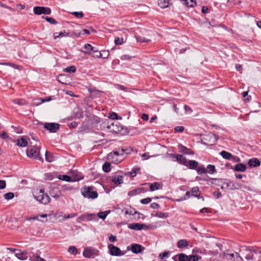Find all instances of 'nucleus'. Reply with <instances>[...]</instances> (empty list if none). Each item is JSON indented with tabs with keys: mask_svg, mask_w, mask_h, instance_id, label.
<instances>
[{
	"mask_svg": "<svg viewBox=\"0 0 261 261\" xmlns=\"http://www.w3.org/2000/svg\"><path fill=\"white\" fill-rule=\"evenodd\" d=\"M40 146L36 145L29 146L26 150L27 155L29 158L36 159L43 162V158L40 156Z\"/></svg>",
	"mask_w": 261,
	"mask_h": 261,
	"instance_id": "f257e3e1",
	"label": "nucleus"
},
{
	"mask_svg": "<svg viewBox=\"0 0 261 261\" xmlns=\"http://www.w3.org/2000/svg\"><path fill=\"white\" fill-rule=\"evenodd\" d=\"M35 198L40 203L47 204L50 201V198L49 196L44 193V189H41L39 191H36L34 194Z\"/></svg>",
	"mask_w": 261,
	"mask_h": 261,
	"instance_id": "f03ea898",
	"label": "nucleus"
},
{
	"mask_svg": "<svg viewBox=\"0 0 261 261\" xmlns=\"http://www.w3.org/2000/svg\"><path fill=\"white\" fill-rule=\"evenodd\" d=\"M82 195L85 197L91 199H95L98 197V193L96 191L92 190V187L84 186L81 189Z\"/></svg>",
	"mask_w": 261,
	"mask_h": 261,
	"instance_id": "7ed1b4c3",
	"label": "nucleus"
},
{
	"mask_svg": "<svg viewBox=\"0 0 261 261\" xmlns=\"http://www.w3.org/2000/svg\"><path fill=\"white\" fill-rule=\"evenodd\" d=\"M98 220L97 216L95 214L92 213H86L81 215L76 219V222L77 223H81L82 221H95Z\"/></svg>",
	"mask_w": 261,
	"mask_h": 261,
	"instance_id": "20e7f679",
	"label": "nucleus"
},
{
	"mask_svg": "<svg viewBox=\"0 0 261 261\" xmlns=\"http://www.w3.org/2000/svg\"><path fill=\"white\" fill-rule=\"evenodd\" d=\"M83 254L87 258H94L98 255L99 251L92 247H88L84 250Z\"/></svg>",
	"mask_w": 261,
	"mask_h": 261,
	"instance_id": "39448f33",
	"label": "nucleus"
},
{
	"mask_svg": "<svg viewBox=\"0 0 261 261\" xmlns=\"http://www.w3.org/2000/svg\"><path fill=\"white\" fill-rule=\"evenodd\" d=\"M108 249L109 250L110 254L112 256H122L125 254V252H122L120 249L113 244H109L108 245Z\"/></svg>",
	"mask_w": 261,
	"mask_h": 261,
	"instance_id": "423d86ee",
	"label": "nucleus"
},
{
	"mask_svg": "<svg viewBox=\"0 0 261 261\" xmlns=\"http://www.w3.org/2000/svg\"><path fill=\"white\" fill-rule=\"evenodd\" d=\"M33 12L36 15L47 14L51 13V9L48 7L36 6L34 7Z\"/></svg>",
	"mask_w": 261,
	"mask_h": 261,
	"instance_id": "0eeeda50",
	"label": "nucleus"
},
{
	"mask_svg": "<svg viewBox=\"0 0 261 261\" xmlns=\"http://www.w3.org/2000/svg\"><path fill=\"white\" fill-rule=\"evenodd\" d=\"M145 249V248L138 244H132L130 246H127V250H131L133 253L138 254L141 253Z\"/></svg>",
	"mask_w": 261,
	"mask_h": 261,
	"instance_id": "6e6552de",
	"label": "nucleus"
},
{
	"mask_svg": "<svg viewBox=\"0 0 261 261\" xmlns=\"http://www.w3.org/2000/svg\"><path fill=\"white\" fill-rule=\"evenodd\" d=\"M224 256L226 259L230 261H242L243 260V258L237 252L224 253Z\"/></svg>",
	"mask_w": 261,
	"mask_h": 261,
	"instance_id": "1a4fd4ad",
	"label": "nucleus"
},
{
	"mask_svg": "<svg viewBox=\"0 0 261 261\" xmlns=\"http://www.w3.org/2000/svg\"><path fill=\"white\" fill-rule=\"evenodd\" d=\"M44 127L50 133H55L59 129L60 125L56 123H45Z\"/></svg>",
	"mask_w": 261,
	"mask_h": 261,
	"instance_id": "9d476101",
	"label": "nucleus"
},
{
	"mask_svg": "<svg viewBox=\"0 0 261 261\" xmlns=\"http://www.w3.org/2000/svg\"><path fill=\"white\" fill-rule=\"evenodd\" d=\"M128 227L132 230H141L142 229H148L149 227L144 224L142 223H132L128 225Z\"/></svg>",
	"mask_w": 261,
	"mask_h": 261,
	"instance_id": "9b49d317",
	"label": "nucleus"
},
{
	"mask_svg": "<svg viewBox=\"0 0 261 261\" xmlns=\"http://www.w3.org/2000/svg\"><path fill=\"white\" fill-rule=\"evenodd\" d=\"M15 255L16 257L21 260H26L28 257H29V255H30V253L29 252L27 251H21L20 249H18V250H16V252L15 253Z\"/></svg>",
	"mask_w": 261,
	"mask_h": 261,
	"instance_id": "f8f14e48",
	"label": "nucleus"
},
{
	"mask_svg": "<svg viewBox=\"0 0 261 261\" xmlns=\"http://www.w3.org/2000/svg\"><path fill=\"white\" fill-rule=\"evenodd\" d=\"M107 128L110 132L116 134L120 133L122 129L119 123H112L111 125H108Z\"/></svg>",
	"mask_w": 261,
	"mask_h": 261,
	"instance_id": "ddd939ff",
	"label": "nucleus"
},
{
	"mask_svg": "<svg viewBox=\"0 0 261 261\" xmlns=\"http://www.w3.org/2000/svg\"><path fill=\"white\" fill-rule=\"evenodd\" d=\"M208 140H209L210 142H204L203 143L207 145H212L215 143L217 139L216 138V136L215 134L213 133H210L203 138V140L207 141Z\"/></svg>",
	"mask_w": 261,
	"mask_h": 261,
	"instance_id": "4468645a",
	"label": "nucleus"
},
{
	"mask_svg": "<svg viewBox=\"0 0 261 261\" xmlns=\"http://www.w3.org/2000/svg\"><path fill=\"white\" fill-rule=\"evenodd\" d=\"M178 149L180 152L188 154V155H193L194 154V151L191 149L187 148L182 144H179L178 145Z\"/></svg>",
	"mask_w": 261,
	"mask_h": 261,
	"instance_id": "2eb2a0df",
	"label": "nucleus"
},
{
	"mask_svg": "<svg viewBox=\"0 0 261 261\" xmlns=\"http://www.w3.org/2000/svg\"><path fill=\"white\" fill-rule=\"evenodd\" d=\"M198 162L195 160H187L186 164L185 165L190 169H196L198 167Z\"/></svg>",
	"mask_w": 261,
	"mask_h": 261,
	"instance_id": "dca6fc26",
	"label": "nucleus"
},
{
	"mask_svg": "<svg viewBox=\"0 0 261 261\" xmlns=\"http://www.w3.org/2000/svg\"><path fill=\"white\" fill-rule=\"evenodd\" d=\"M174 261H189V256L184 253H180L173 257Z\"/></svg>",
	"mask_w": 261,
	"mask_h": 261,
	"instance_id": "f3484780",
	"label": "nucleus"
},
{
	"mask_svg": "<svg viewBox=\"0 0 261 261\" xmlns=\"http://www.w3.org/2000/svg\"><path fill=\"white\" fill-rule=\"evenodd\" d=\"M124 211L125 215H134L135 214H140V212L136 211L134 208L129 207V208H125L123 211Z\"/></svg>",
	"mask_w": 261,
	"mask_h": 261,
	"instance_id": "a211bd4d",
	"label": "nucleus"
},
{
	"mask_svg": "<svg viewBox=\"0 0 261 261\" xmlns=\"http://www.w3.org/2000/svg\"><path fill=\"white\" fill-rule=\"evenodd\" d=\"M50 195L56 198H58L60 196V192L58 188L53 187L52 188L49 192Z\"/></svg>",
	"mask_w": 261,
	"mask_h": 261,
	"instance_id": "6ab92c4d",
	"label": "nucleus"
},
{
	"mask_svg": "<svg viewBox=\"0 0 261 261\" xmlns=\"http://www.w3.org/2000/svg\"><path fill=\"white\" fill-rule=\"evenodd\" d=\"M175 161L178 162L180 164L185 165L187 159L182 154H177L176 155Z\"/></svg>",
	"mask_w": 261,
	"mask_h": 261,
	"instance_id": "aec40b11",
	"label": "nucleus"
},
{
	"mask_svg": "<svg viewBox=\"0 0 261 261\" xmlns=\"http://www.w3.org/2000/svg\"><path fill=\"white\" fill-rule=\"evenodd\" d=\"M248 165L250 167H257L260 165V162L257 159L252 158L248 161Z\"/></svg>",
	"mask_w": 261,
	"mask_h": 261,
	"instance_id": "412c9836",
	"label": "nucleus"
},
{
	"mask_svg": "<svg viewBox=\"0 0 261 261\" xmlns=\"http://www.w3.org/2000/svg\"><path fill=\"white\" fill-rule=\"evenodd\" d=\"M233 169L238 172H245L246 170V166L244 164L239 163L235 165Z\"/></svg>",
	"mask_w": 261,
	"mask_h": 261,
	"instance_id": "4be33fe9",
	"label": "nucleus"
},
{
	"mask_svg": "<svg viewBox=\"0 0 261 261\" xmlns=\"http://www.w3.org/2000/svg\"><path fill=\"white\" fill-rule=\"evenodd\" d=\"M215 179L218 180V182L219 183V184H221L220 188L222 190L228 189L227 180L224 179Z\"/></svg>",
	"mask_w": 261,
	"mask_h": 261,
	"instance_id": "5701e85b",
	"label": "nucleus"
},
{
	"mask_svg": "<svg viewBox=\"0 0 261 261\" xmlns=\"http://www.w3.org/2000/svg\"><path fill=\"white\" fill-rule=\"evenodd\" d=\"M123 177L121 175H115L112 176V181L116 185H120L123 182Z\"/></svg>",
	"mask_w": 261,
	"mask_h": 261,
	"instance_id": "b1692460",
	"label": "nucleus"
},
{
	"mask_svg": "<svg viewBox=\"0 0 261 261\" xmlns=\"http://www.w3.org/2000/svg\"><path fill=\"white\" fill-rule=\"evenodd\" d=\"M17 145L20 147H24L28 145V142L23 137L17 140Z\"/></svg>",
	"mask_w": 261,
	"mask_h": 261,
	"instance_id": "393cba45",
	"label": "nucleus"
},
{
	"mask_svg": "<svg viewBox=\"0 0 261 261\" xmlns=\"http://www.w3.org/2000/svg\"><path fill=\"white\" fill-rule=\"evenodd\" d=\"M69 33L66 32V31L61 32H56L54 34V38L55 39H56L58 38H62L64 37L68 36Z\"/></svg>",
	"mask_w": 261,
	"mask_h": 261,
	"instance_id": "a878e982",
	"label": "nucleus"
},
{
	"mask_svg": "<svg viewBox=\"0 0 261 261\" xmlns=\"http://www.w3.org/2000/svg\"><path fill=\"white\" fill-rule=\"evenodd\" d=\"M45 160L48 162H52L54 161L55 158L53 153L46 151L45 152Z\"/></svg>",
	"mask_w": 261,
	"mask_h": 261,
	"instance_id": "bb28decb",
	"label": "nucleus"
},
{
	"mask_svg": "<svg viewBox=\"0 0 261 261\" xmlns=\"http://www.w3.org/2000/svg\"><path fill=\"white\" fill-rule=\"evenodd\" d=\"M158 5L162 8H167L169 6V0H158Z\"/></svg>",
	"mask_w": 261,
	"mask_h": 261,
	"instance_id": "cd10ccee",
	"label": "nucleus"
},
{
	"mask_svg": "<svg viewBox=\"0 0 261 261\" xmlns=\"http://www.w3.org/2000/svg\"><path fill=\"white\" fill-rule=\"evenodd\" d=\"M110 213V211L100 212L97 214V215H96V216H97V219L99 218L102 220H105Z\"/></svg>",
	"mask_w": 261,
	"mask_h": 261,
	"instance_id": "c85d7f7f",
	"label": "nucleus"
},
{
	"mask_svg": "<svg viewBox=\"0 0 261 261\" xmlns=\"http://www.w3.org/2000/svg\"><path fill=\"white\" fill-rule=\"evenodd\" d=\"M188 245V242L185 239L180 240L178 241V242L177 243V247L179 248L187 247Z\"/></svg>",
	"mask_w": 261,
	"mask_h": 261,
	"instance_id": "c756f323",
	"label": "nucleus"
},
{
	"mask_svg": "<svg viewBox=\"0 0 261 261\" xmlns=\"http://www.w3.org/2000/svg\"><path fill=\"white\" fill-rule=\"evenodd\" d=\"M221 155L223 158L226 160H230L232 158V154L226 151H222L220 153Z\"/></svg>",
	"mask_w": 261,
	"mask_h": 261,
	"instance_id": "7c9ffc66",
	"label": "nucleus"
},
{
	"mask_svg": "<svg viewBox=\"0 0 261 261\" xmlns=\"http://www.w3.org/2000/svg\"><path fill=\"white\" fill-rule=\"evenodd\" d=\"M84 47L87 51L86 53L90 55L92 54L91 51H93L94 49V48L91 44L88 43L85 44Z\"/></svg>",
	"mask_w": 261,
	"mask_h": 261,
	"instance_id": "2f4dec72",
	"label": "nucleus"
},
{
	"mask_svg": "<svg viewBox=\"0 0 261 261\" xmlns=\"http://www.w3.org/2000/svg\"><path fill=\"white\" fill-rule=\"evenodd\" d=\"M206 172L210 174H213L216 172V169L214 165H208L206 168Z\"/></svg>",
	"mask_w": 261,
	"mask_h": 261,
	"instance_id": "473e14b6",
	"label": "nucleus"
},
{
	"mask_svg": "<svg viewBox=\"0 0 261 261\" xmlns=\"http://www.w3.org/2000/svg\"><path fill=\"white\" fill-rule=\"evenodd\" d=\"M111 164L109 162H105L102 166V170L105 172H109L111 170Z\"/></svg>",
	"mask_w": 261,
	"mask_h": 261,
	"instance_id": "72a5a7b5",
	"label": "nucleus"
},
{
	"mask_svg": "<svg viewBox=\"0 0 261 261\" xmlns=\"http://www.w3.org/2000/svg\"><path fill=\"white\" fill-rule=\"evenodd\" d=\"M76 67L74 66H69L64 68L63 71L67 73H74L76 71Z\"/></svg>",
	"mask_w": 261,
	"mask_h": 261,
	"instance_id": "f704fd0d",
	"label": "nucleus"
},
{
	"mask_svg": "<svg viewBox=\"0 0 261 261\" xmlns=\"http://www.w3.org/2000/svg\"><path fill=\"white\" fill-rule=\"evenodd\" d=\"M160 184L159 182H153L150 184V190L151 191H154L155 190H158L159 189V187Z\"/></svg>",
	"mask_w": 261,
	"mask_h": 261,
	"instance_id": "c9c22d12",
	"label": "nucleus"
},
{
	"mask_svg": "<svg viewBox=\"0 0 261 261\" xmlns=\"http://www.w3.org/2000/svg\"><path fill=\"white\" fill-rule=\"evenodd\" d=\"M58 178L60 180H63L66 181H72L71 177L67 175H60Z\"/></svg>",
	"mask_w": 261,
	"mask_h": 261,
	"instance_id": "e433bc0d",
	"label": "nucleus"
},
{
	"mask_svg": "<svg viewBox=\"0 0 261 261\" xmlns=\"http://www.w3.org/2000/svg\"><path fill=\"white\" fill-rule=\"evenodd\" d=\"M197 172L198 174L201 175L206 172V169L203 165L199 166L196 169Z\"/></svg>",
	"mask_w": 261,
	"mask_h": 261,
	"instance_id": "4c0bfd02",
	"label": "nucleus"
},
{
	"mask_svg": "<svg viewBox=\"0 0 261 261\" xmlns=\"http://www.w3.org/2000/svg\"><path fill=\"white\" fill-rule=\"evenodd\" d=\"M30 257V260H34V261H46L44 259L41 257L39 255H33V257L34 258H32V257L31 255H29Z\"/></svg>",
	"mask_w": 261,
	"mask_h": 261,
	"instance_id": "58836bf2",
	"label": "nucleus"
},
{
	"mask_svg": "<svg viewBox=\"0 0 261 261\" xmlns=\"http://www.w3.org/2000/svg\"><path fill=\"white\" fill-rule=\"evenodd\" d=\"M42 18L45 19L47 22L50 24H57V21L52 17H48L47 16H42Z\"/></svg>",
	"mask_w": 261,
	"mask_h": 261,
	"instance_id": "ea45409f",
	"label": "nucleus"
},
{
	"mask_svg": "<svg viewBox=\"0 0 261 261\" xmlns=\"http://www.w3.org/2000/svg\"><path fill=\"white\" fill-rule=\"evenodd\" d=\"M92 56L94 58H101L102 57V54L98 51L97 50H93L92 54Z\"/></svg>",
	"mask_w": 261,
	"mask_h": 261,
	"instance_id": "a19ab883",
	"label": "nucleus"
},
{
	"mask_svg": "<svg viewBox=\"0 0 261 261\" xmlns=\"http://www.w3.org/2000/svg\"><path fill=\"white\" fill-rule=\"evenodd\" d=\"M136 40L138 42H148L150 41L149 39L145 38L144 37L140 36H135Z\"/></svg>",
	"mask_w": 261,
	"mask_h": 261,
	"instance_id": "79ce46f5",
	"label": "nucleus"
},
{
	"mask_svg": "<svg viewBox=\"0 0 261 261\" xmlns=\"http://www.w3.org/2000/svg\"><path fill=\"white\" fill-rule=\"evenodd\" d=\"M155 216L160 218H165L168 216V213L159 211L156 213Z\"/></svg>",
	"mask_w": 261,
	"mask_h": 261,
	"instance_id": "37998d69",
	"label": "nucleus"
},
{
	"mask_svg": "<svg viewBox=\"0 0 261 261\" xmlns=\"http://www.w3.org/2000/svg\"><path fill=\"white\" fill-rule=\"evenodd\" d=\"M13 102L17 105L22 106L26 104L25 101L23 99H16L13 100Z\"/></svg>",
	"mask_w": 261,
	"mask_h": 261,
	"instance_id": "c03bdc74",
	"label": "nucleus"
},
{
	"mask_svg": "<svg viewBox=\"0 0 261 261\" xmlns=\"http://www.w3.org/2000/svg\"><path fill=\"white\" fill-rule=\"evenodd\" d=\"M201 257L197 255H189V261H198Z\"/></svg>",
	"mask_w": 261,
	"mask_h": 261,
	"instance_id": "a18cd8bd",
	"label": "nucleus"
},
{
	"mask_svg": "<svg viewBox=\"0 0 261 261\" xmlns=\"http://www.w3.org/2000/svg\"><path fill=\"white\" fill-rule=\"evenodd\" d=\"M68 252L72 254H77L78 253L77 249L74 246H70L68 248Z\"/></svg>",
	"mask_w": 261,
	"mask_h": 261,
	"instance_id": "49530a36",
	"label": "nucleus"
},
{
	"mask_svg": "<svg viewBox=\"0 0 261 261\" xmlns=\"http://www.w3.org/2000/svg\"><path fill=\"white\" fill-rule=\"evenodd\" d=\"M241 184L239 182H234L232 181V184L231 187V190H233L235 189H239L241 187Z\"/></svg>",
	"mask_w": 261,
	"mask_h": 261,
	"instance_id": "de8ad7c7",
	"label": "nucleus"
},
{
	"mask_svg": "<svg viewBox=\"0 0 261 261\" xmlns=\"http://www.w3.org/2000/svg\"><path fill=\"white\" fill-rule=\"evenodd\" d=\"M141 192V189L133 190L128 192V195L130 196H133Z\"/></svg>",
	"mask_w": 261,
	"mask_h": 261,
	"instance_id": "09e8293b",
	"label": "nucleus"
},
{
	"mask_svg": "<svg viewBox=\"0 0 261 261\" xmlns=\"http://www.w3.org/2000/svg\"><path fill=\"white\" fill-rule=\"evenodd\" d=\"M14 196V195L12 192H9L4 194V197L6 200L12 199Z\"/></svg>",
	"mask_w": 261,
	"mask_h": 261,
	"instance_id": "8fccbe9b",
	"label": "nucleus"
},
{
	"mask_svg": "<svg viewBox=\"0 0 261 261\" xmlns=\"http://www.w3.org/2000/svg\"><path fill=\"white\" fill-rule=\"evenodd\" d=\"M71 14L77 18H81L84 16L83 13L82 12H71Z\"/></svg>",
	"mask_w": 261,
	"mask_h": 261,
	"instance_id": "3c124183",
	"label": "nucleus"
},
{
	"mask_svg": "<svg viewBox=\"0 0 261 261\" xmlns=\"http://www.w3.org/2000/svg\"><path fill=\"white\" fill-rule=\"evenodd\" d=\"M123 43V39L122 38L117 37L115 39V43L116 45H119L122 44Z\"/></svg>",
	"mask_w": 261,
	"mask_h": 261,
	"instance_id": "603ef678",
	"label": "nucleus"
},
{
	"mask_svg": "<svg viewBox=\"0 0 261 261\" xmlns=\"http://www.w3.org/2000/svg\"><path fill=\"white\" fill-rule=\"evenodd\" d=\"M199 192V188L198 187H193L191 190L192 195L195 196Z\"/></svg>",
	"mask_w": 261,
	"mask_h": 261,
	"instance_id": "864d4df0",
	"label": "nucleus"
},
{
	"mask_svg": "<svg viewBox=\"0 0 261 261\" xmlns=\"http://www.w3.org/2000/svg\"><path fill=\"white\" fill-rule=\"evenodd\" d=\"M151 201V198L147 197L146 198L142 199L140 200V202L143 204H146L150 203Z\"/></svg>",
	"mask_w": 261,
	"mask_h": 261,
	"instance_id": "5fc2aeb1",
	"label": "nucleus"
},
{
	"mask_svg": "<svg viewBox=\"0 0 261 261\" xmlns=\"http://www.w3.org/2000/svg\"><path fill=\"white\" fill-rule=\"evenodd\" d=\"M77 213H72V214H69L67 215H64L63 216V220L66 219H69V218H74V217H75L76 216H77Z\"/></svg>",
	"mask_w": 261,
	"mask_h": 261,
	"instance_id": "6e6d98bb",
	"label": "nucleus"
},
{
	"mask_svg": "<svg viewBox=\"0 0 261 261\" xmlns=\"http://www.w3.org/2000/svg\"><path fill=\"white\" fill-rule=\"evenodd\" d=\"M184 130V127L182 126H176L174 128V131L176 133H181Z\"/></svg>",
	"mask_w": 261,
	"mask_h": 261,
	"instance_id": "4d7b16f0",
	"label": "nucleus"
},
{
	"mask_svg": "<svg viewBox=\"0 0 261 261\" xmlns=\"http://www.w3.org/2000/svg\"><path fill=\"white\" fill-rule=\"evenodd\" d=\"M127 150H126V149H124L122 148L120 150V152H120L119 151H114V154H115L116 155H119V154L122 155L124 152H125L126 153H127L128 152H126Z\"/></svg>",
	"mask_w": 261,
	"mask_h": 261,
	"instance_id": "13d9d810",
	"label": "nucleus"
},
{
	"mask_svg": "<svg viewBox=\"0 0 261 261\" xmlns=\"http://www.w3.org/2000/svg\"><path fill=\"white\" fill-rule=\"evenodd\" d=\"M169 252H164L160 254V257L161 259H163L165 258L168 257Z\"/></svg>",
	"mask_w": 261,
	"mask_h": 261,
	"instance_id": "bf43d9fd",
	"label": "nucleus"
},
{
	"mask_svg": "<svg viewBox=\"0 0 261 261\" xmlns=\"http://www.w3.org/2000/svg\"><path fill=\"white\" fill-rule=\"evenodd\" d=\"M245 258L248 260H253L254 259V255L251 253V252H250L249 253L246 255Z\"/></svg>",
	"mask_w": 261,
	"mask_h": 261,
	"instance_id": "052dcab7",
	"label": "nucleus"
},
{
	"mask_svg": "<svg viewBox=\"0 0 261 261\" xmlns=\"http://www.w3.org/2000/svg\"><path fill=\"white\" fill-rule=\"evenodd\" d=\"M39 101L36 104L37 105H38L39 104H41L43 102H47V101H49L51 100V98L48 97V98H44V99H38Z\"/></svg>",
	"mask_w": 261,
	"mask_h": 261,
	"instance_id": "680f3d73",
	"label": "nucleus"
},
{
	"mask_svg": "<svg viewBox=\"0 0 261 261\" xmlns=\"http://www.w3.org/2000/svg\"><path fill=\"white\" fill-rule=\"evenodd\" d=\"M9 137L8 135L7 134V133L4 131L2 130L0 133V138H2L3 139H6Z\"/></svg>",
	"mask_w": 261,
	"mask_h": 261,
	"instance_id": "e2e57ef3",
	"label": "nucleus"
},
{
	"mask_svg": "<svg viewBox=\"0 0 261 261\" xmlns=\"http://www.w3.org/2000/svg\"><path fill=\"white\" fill-rule=\"evenodd\" d=\"M6 187V181L4 180H0V189H4Z\"/></svg>",
	"mask_w": 261,
	"mask_h": 261,
	"instance_id": "0e129e2a",
	"label": "nucleus"
},
{
	"mask_svg": "<svg viewBox=\"0 0 261 261\" xmlns=\"http://www.w3.org/2000/svg\"><path fill=\"white\" fill-rule=\"evenodd\" d=\"M110 118L112 119H118V115L117 113L115 112H112L110 113Z\"/></svg>",
	"mask_w": 261,
	"mask_h": 261,
	"instance_id": "69168bd1",
	"label": "nucleus"
},
{
	"mask_svg": "<svg viewBox=\"0 0 261 261\" xmlns=\"http://www.w3.org/2000/svg\"><path fill=\"white\" fill-rule=\"evenodd\" d=\"M230 160H231L232 162H240L241 160L240 159L239 157L237 156H233L232 155V158L230 159Z\"/></svg>",
	"mask_w": 261,
	"mask_h": 261,
	"instance_id": "338daca9",
	"label": "nucleus"
},
{
	"mask_svg": "<svg viewBox=\"0 0 261 261\" xmlns=\"http://www.w3.org/2000/svg\"><path fill=\"white\" fill-rule=\"evenodd\" d=\"M54 216L55 218H58L61 217H63V213L62 212H56L55 214H54Z\"/></svg>",
	"mask_w": 261,
	"mask_h": 261,
	"instance_id": "774afa93",
	"label": "nucleus"
}]
</instances>
